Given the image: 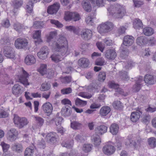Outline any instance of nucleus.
<instances>
[{"label":"nucleus","mask_w":156,"mask_h":156,"mask_svg":"<svg viewBox=\"0 0 156 156\" xmlns=\"http://www.w3.org/2000/svg\"><path fill=\"white\" fill-rule=\"evenodd\" d=\"M109 9L111 13L116 18H122L126 13L125 10L119 5H117L116 6H111Z\"/></svg>","instance_id":"obj_1"},{"label":"nucleus","mask_w":156,"mask_h":156,"mask_svg":"<svg viewBox=\"0 0 156 156\" xmlns=\"http://www.w3.org/2000/svg\"><path fill=\"white\" fill-rule=\"evenodd\" d=\"M113 24L110 22L107 21L101 24L98 27V31L101 33L108 32L113 28Z\"/></svg>","instance_id":"obj_2"},{"label":"nucleus","mask_w":156,"mask_h":156,"mask_svg":"<svg viewBox=\"0 0 156 156\" xmlns=\"http://www.w3.org/2000/svg\"><path fill=\"white\" fill-rule=\"evenodd\" d=\"M3 52L5 56L7 58L15 59L16 54L14 49L9 46H5L3 49Z\"/></svg>","instance_id":"obj_3"},{"label":"nucleus","mask_w":156,"mask_h":156,"mask_svg":"<svg viewBox=\"0 0 156 156\" xmlns=\"http://www.w3.org/2000/svg\"><path fill=\"white\" fill-rule=\"evenodd\" d=\"M13 119L14 124L20 129L23 128L27 125L29 122L26 118H21L17 115L15 116Z\"/></svg>","instance_id":"obj_4"},{"label":"nucleus","mask_w":156,"mask_h":156,"mask_svg":"<svg viewBox=\"0 0 156 156\" xmlns=\"http://www.w3.org/2000/svg\"><path fill=\"white\" fill-rule=\"evenodd\" d=\"M29 76V74L24 69H22V72L19 77V81L23 84L25 87L30 85L28 82V78Z\"/></svg>","instance_id":"obj_5"},{"label":"nucleus","mask_w":156,"mask_h":156,"mask_svg":"<svg viewBox=\"0 0 156 156\" xmlns=\"http://www.w3.org/2000/svg\"><path fill=\"white\" fill-rule=\"evenodd\" d=\"M53 47L55 51L58 52V53L64 58L69 54V52L68 50V45H62L59 47L56 46Z\"/></svg>","instance_id":"obj_6"},{"label":"nucleus","mask_w":156,"mask_h":156,"mask_svg":"<svg viewBox=\"0 0 156 156\" xmlns=\"http://www.w3.org/2000/svg\"><path fill=\"white\" fill-rule=\"evenodd\" d=\"M18 134L17 130L14 128H12L8 132V139L10 141H14L18 138Z\"/></svg>","instance_id":"obj_7"},{"label":"nucleus","mask_w":156,"mask_h":156,"mask_svg":"<svg viewBox=\"0 0 156 156\" xmlns=\"http://www.w3.org/2000/svg\"><path fill=\"white\" fill-rule=\"evenodd\" d=\"M144 81L147 86L153 85L156 82L155 76L151 74H147L145 75Z\"/></svg>","instance_id":"obj_8"},{"label":"nucleus","mask_w":156,"mask_h":156,"mask_svg":"<svg viewBox=\"0 0 156 156\" xmlns=\"http://www.w3.org/2000/svg\"><path fill=\"white\" fill-rule=\"evenodd\" d=\"M28 44L27 40L19 38L16 39L15 43V45L16 48L18 49L25 48Z\"/></svg>","instance_id":"obj_9"},{"label":"nucleus","mask_w":156,"mask_h":156,"mask_svg":"<svg viewBox=\"0 0 156 156\" xmlns=\"http://www.w3.org/2000/svg\"><path fill=\"white\" fill-rule=\"evenodd\" d=\"M60 6V4L58 2H55L48 7L47 12L50 14H55L59 9Z\"/></svg>","instance_id":"obj_10"},{"label":"nucleus","mask_w":156,"mask_h":156,"mask_svg":"<svg viewBox=\"0 0 156 156\" xmlns=\"http://www.w3.org/2000/svg\"><path fill=\"white\" fill-rule=\"evenodd\" d=\"M103 151L105 154L110 155L112 154L115 152V148L112 144H107L103 147Z\"/></svg>","instance_id":"obj_11"},{"label":"nucleus","mask_w":156,"mask_h":156,"mask_svg":"<svg viewBox=\"0 0 156 156\" xmlns=\"http://www.w3.org/2000/svg\"><path fill=\"white\" fill-rule=\"evenodd\" d=\"M48 49L46 46L43 47L40 51L37 53V55L40 59H44L47 57L48 54Z\"/></svg>","instance_id":"obj_12"},{"label":"nucleus","mask_w":156,"mask_h":156,"mask_svg":"<svg viewBox=\"0 0 156 156\" xmlns=\"http://www.w3.org/2000/svg\"><path fill=\"white\" fill-rule=\"evenodd\" d=\"M142 114L141 109H138L136 111L132 112L131 113L130 119L133 122H136L139 119Z\"/></svg>","instance_id":"obj_13"},{"label":"nucleus","mask_w":156,"mask_h":156,"mask_svg":"<svg viewBox=\"0 0 156 156\" xmlns=\"http://www.w3.org/2000/svg\"><path fill=\"white\" fill-rule=\"evenodd\" d=\"M81 35L83 39L88 40L92 37V32L90 30L85 29L81 31Z\"/></svg>","instance_id":"obj_14"},{"label":"nucleus","mask_w":156,"mask_h":156,"mask_svg":"<svg viewBox=\"0 0 156 156\" xmlns=\"http://www.w3.org/2000/svg\"><path fill=\"white\" fill-rule=\"evenodd\" d=\"M41 108L45 113L48 114V115H49L51 114L53 108L52 105L50 102H47L43 104L41 107Z\"/></svg>","instance_id":"obj_15"},{"label":"nucleus","mask_w":156,"mask_h":156,"mask_svg":"<svg viewBox=\"0 0 156 156\" xmlns=\"http://www.w3.org/2000/svg\"><path fill=\"white\" fill-rule=\"evenodd\" d=\"M72 112L71 108L68 105H66L62 108L61 113L63 116L68 117L71 115Z\"/></svg>","instance_id":"obj_16"},{"label":"nucleus","mask_w":156,"mask_h":156,"mask_svg":"<svg viewBox=\"0 0 156 156\" xmlns=\"http://www.w3.org/2000/svg\"><path fill=\"white\" fill-rule=\"evenodd\" d=\"M57 134L55 132L48 133L46 136L47 142L54 143L57 141Z\"/></svg>","instance_id":"obj_17"},{"label":"nucleus","mask_w":156,"mask_h":156,"mask_svg":"<svg viewBox=\"0 0 156 156\" xmlns=\"http://www.w3.org/2000/svg\"><path fill=\"white\" fill-rule=\"evenodd\" d=\"M12 91L13 94L16 96H18L23 93V87L19 84H16L12 87Z\"/></svg>","instance_id":"obj_18"},{"label":"nucleus","mask_w":156,"mask_h":156,"mask_svg":"<svg viewBox=\"0 0 156 156\" xmlns=\"http://www.w3.org/2000/svg\"><path fill=\"white\" fill-rule=\"evenodd\" d=\"M54 44L55 45H53V47L68 45V42L66 38L63 36L60 37L58 39L57 42H55Z\"/></svg>","instance_id":"obj_19"},{"label":"nucleus","mask_w":156,"mask_h":156,"mask_svg":"<svg viewBox=\"0 0 156 156\" xmlns=\"http://www.w3.org/2000/svg\"><path fill=\"white\" fill-rule=\"evenodd\" d=\"M134 40V38L133 36L127 35L124 37L123 44L126 46H130L133 43Z\"/></svg>","instance_id":"obj_20"},{"label":"nucleus","mask_w":156,"mask_h":156,"mask_svg":"<svg viewBox=\"0 0 156 156\" xmlns=\"http://www.w3.org/2000/svg\"><path fill=\"white\" fill-rule=\"evenodd\" d=\"M109 85L110 87L116 89L117 90L116 92H119V94L124 96L127 95V94H124V92L122 90L119 88V84H116L113 82H111L109 83Z\"/></svg>","instance_id":"obj_21"},{"label":"nucleus","mask_w":156,"mask_h":156,"mask_svg":"<svg viewBox=\"0 0 156 156\" xmlns=\"http://www.w3.org/2000/svg\"><path fill=\"white\" fill-rule=\"evenodd\" d=\"M92 143L95 146L99 145L101 143V139L99 135L97 133L93 134L91 137Z\"/></svg>","instance_id":"obj_22"},{"label":"nucleus","mask_w":156,"mask_h":156,"mask_svg":"<svg viewBox=\"0 0 156 156\" xmlns=\"http://www.w3.org/2000/svg\"><path fill=\"white\" fill-rule=\"evenodd\" d=\"M105 57L109 59H114L116 56V54L114 50L113 49H108L105 52Z\"/></svg>","instance_id":"obj_23"},{"label":"nucleus","mask_w":156,"mask_h":156,"mask_svg":"<svg viewBox=\"0 0 156 156\" xmlns=\"http://www.w3.org/2000/svg\"><path fill=\"white\" fill-rule=\"evenodd\" d=\"M90 61L87 58H80L78 61V63L80 66L83 68L87 67L89 64Z\"/></svg>","instance_id":"obj_24"},{"label":"nucleus","mask_w":156,"mask_h":156,"mask_svg":"<svg viewBox=\"0 0 156 156\" xmlns=\"http://www.w3.org/2000/svg\"><path fill=\"white\" fill-rule=\"evenodd\" d=\"M108 127L105 125H101L97 126L95 129L96 133L102 135L106 132Z\"/></svg>","instance_id":"obj_25"},{"label":"nucleus","mask_w":156,"mask_h":156,"mask_svg":"<svg viewBox=\"0 0 156 156\" xmlns=\"http://www.w3.org/2000/svg\"><path fill=\"white\" fill-rule=\"evenodd\" d=\"M111 111L110 107L108 106H104L101 108L99 113L101 116L105 117Z\"/></svg>","instance_id":"obj_26"},{"label":"nucleus","mask_w":156,"mask_h":156,"mask_svg":"<svg viewBox=\"0 0 156 156\" xmlns=\"http://www.w3.org/2000/svg\"><path fill=\"white\" fill-rule=\"evenodd\" d=\"M136 43L140 46H144L148 43V39L145 36H140L137 37Z\"/></svg>","instance_id":"obj_27"},{"label":"nucleus","mask_w":156,"mask_h":156,"mask_svg":"<svg viewBox=\"0 0 156 156\" xmlns=\"http://www.w3.org/2000/svg\"><path fill=\"white\" fill-rule=\"evenodd\" d=\"M36 60L35 57L33 55H28L26 57L25 59V63L29 65H31L34 64Z\"/></svg>","instance_id":"obj_28"},{"label":"nucleus","mask_w":156,"mask_h":156,"mask_svg":"<svg viewBox=\"0 0 156 156\" xmlns=\"http://www.w3.org/2000/svg\"><path fill=\"white\" fill-rule=\"evenodd\" d=\"M41 31L38 30L36 31L33 35V38L34 39H36L34 41L36 44H39L42 42L41 38Z\"/></svg>","instance_id":"obj_29"},{"label":"nucleus","mask_w":156,"mask_h":156,"mask_svg":"<svg viewBox=\"0 0 156 156\" xmlns=\"http://www.w3.org/2000/svg\"><path fill=\"white\" fill-rule=\"evenodd\" d=\"M52 60L55 62L58 63L63 60L64 58L61 55L58 53H54L51 56Z\"/></svg>","instance_id":"obj_30"},{"label":"nucleus","mask_w":156,"mask_h":156,"mask_svg":"<svg viewBox=\"0 0 156 156\" xmlns=\"http://www.w3.org/2000/svg\"><path fill=\"white\" fill-rule=\"evenodd\" d=\"M119 127L118 125L115 123L112 124L110 126V132L113 135H116L118 132Z\"/></svg>","instance_id":"obj_31"},{"label":"nucleus","mask_w":156,"mask_h":156,"mask_svg":"<svg viewBox=\"0 0 156 156\" xmlns=\"http://www.w3.org/2000/svg\"><path fill=\"white\" fill-rule=\"evenodd\" d=\"M12 148L13 151L17 153L22 152L23 150V147L21 144L16 143L12 145Z\"/></svg>","instance_id":"obj_32"},{"label":"nucleus","mask_w":156,"mask_h":156,"mask_svg":"<svg viewBox=\"0 0 156 156\" xmlns=\"http://www.w3.org/2000/svg\"><path fill=\"white\" fill-rule=\"evenodd\" d=\"M148 147L151 149L156 147V138L154 137H151L147 140Z\"/></svg>","instance_id":"obj_33"},{"label":"nucleus","mask_w":156,"mask_h":156,"mask_svg":"<svg viewBox=\"0 0 156 156\" xmlns=\"http://www.w3.org/2000/svg\"><path fill=\"white\" fill-rule=\"evenodd\" d=\"M133 27L135 29H139L143 27V23L141 20L138 18L135 19L133 22Z\"/></svg>","instance_id":"obj_34"},{"label":"nucleus","mask_w":156,"mask_h":156,"mask_svg":"<svg viewBox=\"0 0 156 156\" xmlns=\"http://www.w3.org/2000/svg\"><path fill=\"white\" fill-rule=\"evenodd\" d=\"M143 33L146 36H150L154 33L153 29L150 27H146L143 29Z\"/></svg>","instance_id":"obj_35"},{"label":"nucleus","mask_w":156,"mask_h":156,"mask_svg":"<svg viewBox=\"0 0 156 156\" xmlns=\"http://www.w3.org/2000/svg\"><path fill=\"white\" fill-rule=\"evenodd\" d=\"M0 145L2 147L3 151L4 152L2 156H9V154H7L5 153V152L7 151L8 149L9 148V145L3 142H2Z\"/></svg>","instance_id":"obj_36"},{"label":"nucleus","mask_w":156,"mask_h":156,"mask_svg":"<svg viewBox=\"0 0 156 156\" xmlns=\"http://www.w3.org/2000/svg\"><path fill=\"white\" fill-rule=\"evenodd\" d=\"M34 150L33 147L30 146L26 149L24 152V156H32Z\"/></svg>","instance_id":"obj_37"},{"label":"nucleus","mask_w":156,"mask_h":156,"mask_svg":"<svg viewBox=\"0 0 156 156\" xmlns=\"http://www.w3.org/2000/svg\"><path fill=\"white\" fill-rule=\"evenodd\" d=\"M51 88V84L48 82L45 81L42 83L40 88V90L41 91L48 90Z\"/></svg>","instance_id":"obj_38"},{"label":"nucleus","mask_w":156,"mask_h":156,"mask_svg":"<svg viewBox=\"0 0 156 156\" xmlns=\"http://www.w3.org/2000/svg\"><path fill=\"white\" fill-rule=\"evenodd\" d=\"M71 127L73 129L77 130L79 129L81 126V124L78 122L73 121L71 123Z\"/></svg>","instance_id":"obj_39"},{"label":"nucleus","mask_w":156,"mask_h":156,"mask_svg":"<svg viewBox=\"0 0 156 156\" xmlns=\"http://www.w3.org/2000/svg\"><path fill=\"white\" fill-rule=\"evenodd\" d=\"M66 29L70 31L71 32H73V33L76 34H78L79 31V29L78 28L73 26H69L66 27Z\"/></svg>","instance_id":"obj_40"},{"label":"nucleus","mask_w":156,"mask_h":156,"mask_svg":"<svg viewBox=\"0 0 156 156\" xmlns=\"http://www.w3.org/2000/svg\"><path fill=\"white\" fill-rule=\"evenodd\" d=\"M112 105L115 108L119 110L122 109L123 108L122 104L120 101H114Z\"/></svg>","instance_id":"obj_41"},{"label":"nucleus","mask_w":156,"mask_h":156,"mask_svg":"<svg viewBox=\"0 0 156 156\" xmlns=\"http://www.w3.org/2000/svg\"><path fill=\"white\" fill-rule=\"evenodd\" d=\"M119 76L123 80H127L129 79L127 72L124 71H122L119 72Z\"/></svg>","instance_id":"obj_42"},{"label":"nucleus","mask_w":156,"mask_h":156,"mask_svg":"<svg viewBox=\"0 0 156 156\" xmlns=\"http://www.w3.org/2000/svg\"><path fill=\"white\" fill-rule=\"evenodd\" d=\"M83 6L84 10L87 12H90L92 8L89 2H84Z\"/></svg>","instance_id":"obj_43"},{"label":"nucleus","mask_w":156,"mask_h":156,"mask_svg":"<svg viewBox=\"0 0 156 156\" xmlns=\"http://www.w3.org/2000/svg\"><path fill=\"white\" fill-rule=\"evenodd\" d=\"M47 65L45 64H41L39 69V72L42 75L46 73L47 72Z\"/></svg>","instance_id":"obj_44"},{"label":"nucleus","mask_w":156,"mask_h":156,"mask_svg":"<svg viewBox=\"0 0 156 156\" xmlns=\"http://www.w3.org/2000/svg\"><path fill=\"white\" fill-rule=\"evenodd\" d=\"M37 145L38 147L44 149L46 147V144L44 140L43 139L39 140L37 142Z\"/></svg>","instance_id":"obj_45"},{"label":"nucleus","mask_w":156,"mask_h":156,"mask_svg":"<svg viewBox=\"0 0 156 156\" xmlns=\"http://www.w3.org/2000/svg\"><path fill=\"white\" fill-rule=\"evenodd\" d=\"M75 104L77 106H83L87 104L86 101L81 100L78 98H77L75 100Z\"/></svg>","instance_id":"obj_46"},{"label":"nucleus","mask_w":156,"mask_h":156,"mask_svg":"<svg viewBox=\"0 0 156 156\" xmlns=\"http://www.w3.org/2000/svg\"><path fill=\"white\" fill-rule=\"evenodd\" d=\"M136 83L139 84L142 86L145 83L144 81V78H143L141 76H139L138 77L135 78L134 79Z\"/></svg>","instance_id":"obj_47"},{"label":"nucleus","mask_w":156,"mask_h":156,"mask_svg":"<svg viewBox=\"0 0 156 156\" xmlns=\"http://www.w3.org/2000/svg\"><path fill=\"white\" fill-rule=\"evenodd\" d=\"M33 6L34 3L32 2V1H29L26 6L27 11L29 13H31L33 11Z\"/></svg>","instance_id":"obj_48"},{"label":"nucleus","mask_w":156,"mask_h":156,"mask_svg":"<svg viewBox=\"0 0 156 156\" xmlns=\"http://www.w3.org/2000/svg\"><path fill=\"white\" fill-rule=\"evenodd\" d=\"M106 73L103 71L100 72L98 75V80L101 82H103L106 78Z\"/></svg>","instance_id":"obj_49"},{"label":"nucleus","mask_w":156,"mask_h":156,"mask_svg":"<svg viewBox=\"0 0 156 156\" xmlns=\"http://www.w3.org/2000/svg\"><path fill=\"white\" fill-rule=\"evenodd\" d=\"M72 21H76L79 20L80 18V15L76 12H72Z\"/></svg>","instance_id":"obj_50"},{"label":"nucleus","mask_w":156,"mask_h":156,"mask_svg":"<svg viewBox=\"0 0 156 156\" xmlns=\"http://www.w3.org/2000/svg\"><path fill=\"white\" fill-rule=\"evenodd\" d=\"M34 26L36 28L41 29L43 27V22L41 21H35L34 22Z\"/></svg>","instance_id":"obj_51"},{"label":"nucleus","mask_w":156,"mask_h":156,"mask_svg":"<svg viewBox=\"0 0 156 156\" xmlns=\"http://www.w3.org/2000/svg\"><path fill=\"white\" fill-rule=\"evenodd\" d=\"M92 149V145L88 144H85L83 147V150L85 152L90 151Z\"/></svg>","instance_id":"obj_52"},{"label":"nucleus","mask_w":156,"mask_h":156,"mask_svg":"<svg viewBox=\"0 0 156 156\" xmlns=\"http://www.w3.org/2000/svg\"><path fill=\"white\" fill-rule=\"evenodd\" d=\"M34 118L39 126H41L43 125L44 123V119L42 118L39 116H35Z\"/></svg>","instance_id":"obj_53"},{"label":"nucleus","mask_w":156,"mask_h":156,"mask_svg":"<svg viewBox=\"0 0 156 156\" xmlns=\"http://www.w3.org/2000/svg\"><path fill=\"white\" fill-rule=\"evenodd\" d=\"M59 113H57L56 114V117L55 118L54 120L56 125L57 126L60 125L63 120V119L61 117L58 116Z\"/></svg>","instance_id":"obj_54"},{"label":"nucleus","mask_w":156,"mask_h":156,"mask_svg":"<svg viewBox=\"0 0 156 156\" xmlns=\"http://www.w3.org/2000/svg\"><path fill=\"white\" fill-rule=\"evenodd\" d=\"M57 34V33L55 32H51L50 33L49 35L47 37V41L49 42L51 39H53Z\"/></svg>","instance_id":"obj_55"},{"label":"nucleus","mask_w":156,"mask_h":156,"mask_svg":"<svg viewBox=\"0 0 156 156\" xmlns=\"http://www.w3.org/2000/svg\"><path fill=\"white\" fill-rule=\"evenodd\" d=\"M137 143L135 141L131 140H129L126 143V145L127 146L131 147L133 146L134 147H136Z\"/></svg>","instance_id":"obj_56"},{"label":"nucleus","mask_w":156,"mask_h":156,"mask_svg":"<svg viewBox=\"0 0 156 156\" xmlns=\"http://www.w3.org/2000/svg\"><path fill=\"white\" fill-rule=\"evenodd\" d=\"M72 12H66L65 13V16L64 17V19L66 21H69L72 20Z\"/></svg>","instance_id":"obj_57"},{"label":"nucleus","mask_w":156,"mask_h":156,"mask_svg":"<svg viewBox=\"0 0 156 156\" xmlns=\"http://www.w3.org/2000/svg\"><path fill=\"white\" fill-rule=\"evenodd\" d=\"M150 117L149 115H145L141 119V122L144 123L146 124H147L149 122Z\"/></svg>","instance_id":"obj_58"},{"label":"nucleus","mask_w":156,"mask_h":156,"mask_svg":"<svg viewBox=\"0 0 156 156\" xmlns=\"http://www.w3.org/2000/svg\"><path fill=\"white\" fill-rule=\"evenodd\" d=\"M50 22L52 24L56 25L58 27L61 28L63 26L62 24L60 23L58 21L55 20H51Z\"/></svg>","instance_id":"obj_59"},{"label":"nucleus","mask_w":156,"mask_h":156,"mask_svg":"<svg viewBox=\"0 0 156 156\" xmlns=\"http://www.w3.org/2000/svg\"><path fill=\"white\" fill-rule=\"evenodd\" d=\"M105 62L104 58H99L95 62V64L96 65L102 66H103Z\"/></svg>","instance_id":"obj_60"},{"label":"nucleus","mask_w":156,"mask_h":156,"mask_svg":"<svg viewBox=\"0 0 156 156\" xmlns=\"http://www.w3.org/2000/svg\"><path fill=\"white\" fill-rule=\"evenodd\" d=\"M96 45L100 51L101 52L103 51L105 48V45L104 44H103L101 42H98L96 44Z\"/></svg>","instance_id":"obj_61"},{"label":"nucleus","mask_w":156,"mask_h":156,"mask_svg":"<svg viewBox=\"0 0 156 156\" xmlns=\"http://www.w3.org/2000/svg\"><path fill=\"white\" fill-rule=\"evenodd\" d=\"M72 91L70 87H68L61 90V92L63 94H68L71 93Z\"/></svg>","instance_id":"obj_62"},{"label":"nucleus","mask_w":156,"mask_h":156,"mask_svg":"<svg viewBox=\"0 0 156 156\" xmlns=\"http://www.w3.org/2000/svg\"><path fill=\"white\" fill-rule=\"evenodd\" d=\"M75 138L78 142H83L85 140L83 136L81 135L78 134L76 135Z\"/></svg>","instance_id":"obj_63"},{"label":"nucleus","mask_w":156,"mask_h":156,"mask_svg":"<svg viewBox=\"0 0 156 156\" xmlns=\"http://www.w3.org/2000/svg\"><path fill=\"white\" fill-rule=\"evenodd\" d=\"M13 27L15 30L19 32L20 30L22 29L23 27L20 23H14L13 25Z\"/></svg>","instance_id":"obj_64"}]
</instances>
